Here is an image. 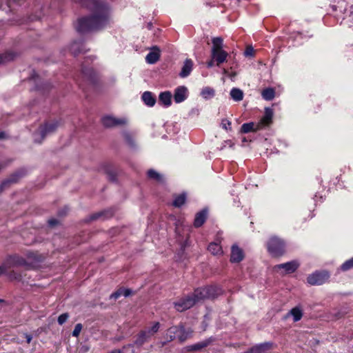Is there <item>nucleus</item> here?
I'll use <instances>...</instances> for the list:
<instances>
[{
    "mask_svg": "<svg viewBox=\"0 0 353 353\" xmlns=\"http://www.w3.org/2000/svg\"><path fill=\"white\" fill-rule=\"evenodd\" d=\"M94 10V14L90 17L79 19L76 29L79 32H86L98 30L105 27L110 21V12L108 4L101 0H79Z\"/></svg>",
    "mask_w": 353,
    "mask_h": 353,
    "instance_id": "f257e3e1",
    "label": "nucleus"
},
{
    "mask_svg": "<svg viewBox=\"0 0 353 353\" xmlns=\"http://www.w3.org/2000/svg\"><path fill=\"white\" fill-rule=\"evenodd\" d=\"M59 126L57 121H51L40 126L38 130L34 134V140L36 143H41L48 135L54 132Z\"/></svg>",
    "mask_w": 353,
    "mask_h": 353,
    "instance_id": "f03ea898",
    "label": "nucleus"
},
{
    "mask_svg": "<svg viewBox=\"0 0 353 353\" xmlns=\"http://www.w3.org/2000/svg\"><path fill=\"white\" fill-rule=\"evenodd\" d=\"M159 328L160 323L154 322L152 327L146 328L138 334L134 343L138 346H141L144 343L148 341L159 331Z\"/></svg>",
    "mask_w": 353,
    "mask_h": 353,
    "instance_id": "7ed1b4c3",
    "label": "nucleus"
},
{
    "mask_svg": "<svg viewBox=\"0 0 353 353\" xmlns=\"http://www.w3.org/2000/svg\"><path fill=\"white\" fill-rule=\"evenodd\" d=\"M283 241L276 237H272L268 243V252L274 256L282 255L285 250Z\"/></svg>",
    "mask_w": 353,
    "mask_h": 353,
    "instance_id": "20e7f679",
    "label": "nucleus"
},
{
    "mask_svg": "<svg viewBox=\"0 0 353 353\" xmlns=\"http://www.w3.org/2000/svg\"><path fill=\"white\" fill-rule=\"evenodd\" d=\"M299 266V263L296 261L281 263L274 266L273 270L281 274H290L295 272Z\"/></svg>",
    "mask_w": 353,
    "mask_h": 353,
    "instance_id": "39448f33",
    "label": "nucleus"
},
{
    "mask_svg": "<svg viewBox=\"0 0 353 353\" xmlns=\"http://www.w3.org/2000/svg\"><path fill=\"white\" fill-rule=\"evenodd\" d=\"M329 278V274L325 272H316L308 276L307 280L310 285H321Z\"/></svg>",
    "mask_w": 353,
    "mask_h": 353,
    "instance_id": "423d86ee",
    "label": "nucleus"
},
{
    "mask_svg": "<svg viewBox=\"0 0 353 353\" xmlns=\"http://www.w3.org/2000/svg\"><path fill=\"white\" fill-rule=\"evenodd\" d=\"M102 123L105 127H114L117 125H122L127 123L125 118H116L112 116H105L102 119Z\"/></svg>",
    "mask_w": 353,
    "mask_h": 353,
    "instance_id": "0eeeda50",
    "label": "nucleus"
},
{
    "mask_svg": "<svg viewBox=\"0 0 353 353\" xmlns=\"http://www.w3.org/2000/svg\"><path fill=\"white\" fill-rule=\"evenodd\" d=\"M194 304L195 299L192 296H188L176 302L174 306L176 310L183 312L192 307Z\"/></svg>",
    "mask_w": 353,
    "mask_h": 353,
    "instance_id": "6e6552de",
    "label": "nucleus"
},
{
    "mask_svg": "<svg viewBox=\"0 0 353 353\" xmlns=\"http://www.w3.org/2000/svg\"><path fill=\"white\" fill-rule=\"evenodd\" d=\"M188 97V90L184 86L177 87L174 93V100L176 103L184 101Z\"/></svg>",
    "mask_w": 353,
    "mask_h": 353,
    "instance_id": "1a4fd4ad",
    "label": "nucleus"
},
{
    "mask_svg": "<svg viewBox=\"0 0 353 353\" xmlns=\"http://www.w3.org/2000/svg\"><path fill=\"white\" fill-rule=\"evenodd\" d=\"M6 261L9 269L14 267L25 266L27 264L26 261L19 256H9Z\"/></svg>",
    "mask_w": 353,
    "mask_h": 353,
    "instance_id": "9d476101",
    "label": "nucleus"
},
{
    "mask_svg": "<svg viewBox=\"0 0 353 353\" xmlns=\"http://www.w3.org/2000/svg\"><path fill=\"white\" fill-rule=\"evenodd\" d=\"M244 258V254L239 247L236 245H232L231 250L230 261L232 263H239Z\"/></svg>",
    "mask_w": 353,
    "mask_h": 353,
    "instance_id": "9b49d317",
    "label": "nucleus"
},
{
    "mask_svg": "<svg viewBox=\"0 0 353 353\" xmlns=\"http://www.w3.org/2000/svg\"><path fill=\"white\" fill-rule=\"evenodd\" d=\"M261 129V125L254 123L253 122L243 123L241 128V133H248L250 132H256Z\"/></svg>",
    "mask_w": 353,
    "mask_h": 353,
    "instance_id": "f8f14e48",
    "label": "nucleus"
},
{
    "mask_svg": "<svg viewBox=\"0 0 353 353\" xmlns=\"http://www.w3.org/2000/svg\"><path fill=\"white\" fill-rule=\"evenodd\" d=\"M212 342V339H208L205 341L199 342L197 343H195L194 345H188L186 347V350L188 351H198L201 350V349L206 347L208 346Z\"/></svg>",
    "mask_w": 353,
    "mask_h": 353,
    "instance_id": "ddd939ff",
    "label": "nucleus"
},
{
    "mask_svg": "<svg viewBox=\"0 0 353 353\" xmlns=\"http://www.w3.org/2000/svg\"><path fill=\"white\" fill-rule=\"evenodd\" d=\"M211 289H209L210 290ZM208 289H205V288L196 289L193 295L192 296L193 299H195V303L200 300L204 299H209V292Z\"/></svg>",
    "mask_w": 353,
    "mask_h": 353,
    "instance_id": "4468645a",
    "label": "nucleus"
},
{
    "mask_svg": "<svg viewBox=\"0 0 353 353\" xmlns=\"http://www.w3.org/2000/svg\"><path fill=\"white\" fill-rule=\"evenodd\" d=\"M273 117V112L270 108H265V114L258 124L261 125V128L270 124Z\"/></svg>",
    "mask_w": 353,
    "mask_h": 353,
    "instance_id": "2eb2a0df",
    "label": "nucleus"
},
{
    "mask_svg": "<svg viewBox=\"0 0 353 353\" xmlns=\"http://www.w3.org/2000/svg\"><path fill=\"white\" fill-rule=\"evenodd\" d=\"M228 53L223 50L212 52V57L213 60L216 62L217 65H219L222 63L225 62L226 61Z\"/></svg>",
    "mask_w": 353,
    "mask_h": 353,
    "instance_id": "dca6fc26",
    "label": "nucleus"
},
{
    "mask_svg": "<svg viewBox=\"0 0 353 353\" xmlns=\"http://www.w3.org/2000/svg\"><path fill=\"white\" fill-rule=\"evenodd\" d=\"M178 331L176 339H178L180 342H184L192 336V331L191 330H185L183 326H179Z\"/></svg>",
    "mask_w": 353,
    "mask_h": 353,
    "instance_id": "f3484780",
    "label": "nucleus"
},
{
    "mask_svg": "<svg viewBox=\"0 0 353 353\" xmlns=\"http://www.w3.org/2000/svg\"><path fill=\"white\" fill-rule=\"evenodd\" d=\"M159 57H160L159 50L157 47H155L153 48L152 51H151L150 52H149L147 54V56L145 57V60H146L147 63H148L150 64H153L159 60Z\"/></svg>",
    "mask_w": 353,
    "mask_h": 353,
    "instance_id": "a211bd4d",
    "label": "nucleus"
},
{
    "mask_svg": "<svg viewBox=\"0 0 353 353\" xmlns=\"http://www.w3.org/2000/svg\"><path fill=\"white\" fill-rule=\"evenodd\" d=\"M270 343H264L253 346L250 349L251 353H263L272 347Z\"/></svg>",
    "mask_w": 353,
    "mask_h": 353,
    "instance_id": "6ab92c4d",
    "label": "nucleus"
},
{
    "mask_svg": "<svg viewBox=\"0 0 353 353\" xmlns=\"http://www.w3.org/2000/svg\"><path fill=\"white\" fill-rule=\"evenodd\" d=\"M192 66H193L192 61L190 59H186L184 62L183 66L180 72V76L181 77H188L190 74V72L192 70Z\"/></svg>",
    "mask_w": 353,
    "mask_h": 353,
    "instance_id": "aec40b11",
    "label": "nucleus"
},
{
    "mask_svg": "<svg viewBox=\"0 0 353 353\" xmlns=\"http://www.w3.org/2000/svg\"><path fill=\"white\" fill-rule=\"evenodd\" d=\"M207 217V210H203L196 214L194 225L195 227L201 226L205 221Z\"/></svg>",
    "mask_w": 353,
    "mask_h": 353,
    "instance_id": "412c9836",
    "label": "nucleus"
},
{
    "mask_svg": "<svg viewBox=\"0 0 353 353\" xmlns=\"http://www.w3.org/2000/svg\"><path fill=\"white\" fill-rule=\"evenodd\" d=\"M159 101L165 106L168 107L172 103V94L169 91L161 92L159 94Z\"/></svg>",
    "mask_w": 353,
    "mask_h": 353,
    "instance_id": "4be33fe9",
    "label": "nucleus"
},
{
    "mask_svg": "<svg viewBox=\"0 0 353 353\" xmlns=\"http://www.w3.org/2000/svg\"><path fill=\"white\" fill-rule=\"evenodd\" d=\"M142 99L145 104L150 107L154 106L156 103V99L150 92H143Z\"/></svg>",
    "mask_w": 353,
    "mask_h": 353,
    "instance_id": "5701e85b",
    "label": "nucleus"
},
{
    "mask_svg": "<svg viewBox=\"0 0 353 353\" xmlns=\"http://www.w3.org/2000/svg\"><path fill=\"white\" fill-rule=\"evenodd\" d=\"M179 326H172L168 329L165 333V339L168 341H172L176 339L177 332H179Z\"/></svg>",
    "mask_w": 353,
    "mask_h": 353,
    "instance_id": "b1692460",
    "label": "nucleus"
},
{
    "mask_svg": "<svg viewBox=\"0 0 353 353\" xmlns=\"http://www.w3.org/2000/svg\"><path fill=\"white\" fill-rule=\"evenodd\" d=\"M231 98L235 101H241L243 99V92L236 88H234L230 92Z\"/></svg>",
    "mask_w": 353,
    "mask_h": 353,
    "instance_id": "393cba45",
    "label": "nucleus"
},
{
    "mask_svg": "<svg viewBox=\"0 0 353 353\" xmlns=\"http://www.w3.org/2000/svg\"><path fill=\"white\" fill-rule=\"evenodd\" d=\"M215 94V91L213 88L210 87H205L202 89L201 92V95L205 99H210L214 97Z\"/></svg>",
    "mask_w": 353,
    "mask_h": 353,
    "instance_id": "a878e982",
    "label": "nucleus"
},
{
    "mask_svg": "<svg viewBox=\"0 0 353 353\" xmlns=\"http://www.w3.org/2000/svg\"><path fill=\"white\" fill-rule=\"evenodd\" d=\"M212 52L223 50L222 45H223V39L221 37H215L212 39Z\"/></svg>",
    "mask_w": 353,
    "mask_h": 353,
    "instance_id": "bb28decb",
    "label": "nucleus"
},
{
    "mask_svg": "<svg viewBox=\"0 0 353 353\" xmlns=\"http://www.w3.org/2000/svg\"><path fill=\"white\" fill-rule=\"evenodd\" d=\"M275 92L273 88H266L263 90L261 95L265 100L270 101L274 97Z\"/></svg>",
    "mask_w": 353,
    "mask_h": 353,
    "instance_id": "cd10ccee",
    "label": "nucleus"
},
{
    "mask_svg": "<svg viewBox=\"0 0 353 353\" xmlns=\"http://www.w3.org/2000/svg\"><path fill=\"white\" fill-rule=\"evenodd\" d=\"M148 176L150 179L156 180L158 182H163V176L155 171L154 170H149L148 171Z\"/></svg>",
    "mask_w": 353,
    "mask_h": 353,
    "instance_id": "c85d7f7f",
    "label": "nucleus"
},
{
    "mask_svg": "<svg viewBox=\"0 0 353 353\" xmlns=\"http://www.w3.org/2000/svg\"><path fill=\"white\" fill-rule=\"evenodd\" d=\"M290 314L293 316L294 321L295 322L299 321L303 316L302 310L298 307L292 308Z\"/></svg>",
    "mask_w": 353,
    "mask_h": 353,
    "instance_id": "c756f323",
    "label": "nucleus"
},
{
    "mask_svg": "<svg viewBox=\"0 0 353 353\" xmlns=\"http://www.w3.org/2000/svg\"><path fill=\"white\" fill-rule=\"evenodd\" d=\"M208 250L214 255L222 252L221 245L216 243H211L208 246Z\"/></svg>",
    "mask_w": 353,
    "mask_h": 353,
    "instance_id": "7c9ffc66",
    "label": "nucleus"
},
{
    "mask_svg": "<svg viewBox=\"0 0 353 353\" xmlns=\"http://www.w3.org/2000/svg\"><path fill=\"white\" fill-rule=\"evenodd\" d=\"M186 199V196L185 194H181L177 196L174 200L173 205L175 207H181L183 204H184Z\"/></svg>",
    "mask_w": 353,
    "mask_h": 353,
    "instance_id": "2f4dec72",
    "label": "nucleus"
},
{
    "mask_svg": "<svg viewBox=\"0 0 353 353\" xmlns=\"http://www.w3.org/2000/svg\"><path fill=\"white\" fill-rule=\"evenodd\" d=\"M205 289H211L210 290H208L209 292V299L210 298H214L215 296H216L217 295H219L221 292V290L217 288L216 287H214V286H208V287H205Z\"/></svg>",
    "mask_w": 353,
    "mask_h": 353,
    "instance_id": "473e14b6",
    "label": "nucleus"
},
{
    "mask_svg": "<svg viewBox=\"0 0 353 353\" xmlns=\"http://www.w3.org/2000/svg\"><path fill=\"white\" fill-rule=\"evenodd\" d=\"M112 352L116 353H134L133 347L131 345L123 346L121 350H114Z\"/></svg>",
    "mask_w": 353,
    "mask_h": 353,
    "instance_id": "72a5a7b5",
    "label": "nucleus"
},
{
    "mask_svg": "<svg viewBox=\"0 0 353 353\" xmlns=\"http://www.w3.org/2000/svg\"><path fill=\"white\" fill-rule=\"evenodd\" d=\"M353 268V257L350 259L346 261L343 265H341V268L343 271H347L351 268Z\"/></svg>",
    "mask_w": 353,
    "mask_h": 353,
    "instance_id": "f704fd0d",
    "label": "nucleus"
},
{
    "mask_svg": "<svg viewBox=\"0 0 353 353\" xmlns=\"http://www.w3.org/2000/svg\"><path fill=\"white\" fill-rule=\"evenodd\" d=\"M231 125H232V123L229 120H228L226 119H222L221 123V126L222 127L223 129H224L225 130L231 131L232 130Z\"/></svg>",
    "mask_w": 353,
    "mask_h": 353,
    "instance_id": "c9c22d12",
    "label": "nucleus"
},
{
    "mask_svg": "<svg viewBox=\"0 0 353 353\" xmlns=\"http://www.w3.org/2000/svg\"><path fill=\"white\" fill-rule=\"evenodd\" d=\"M14 56L12 53H8L0 56V63L12 60Z\"/></svg>",
    "mask_w": 353,
    "mask_h": 353,
    "instance_id": "e433bc0d",
    "label": "nucleus"
},
{
    "mask_svg": "<svg viewBox=\"0 0 353 353\" xmlns=\"http://www.w3.org/2000/svg\"><path fill=\"white\" fill-rule=\"evenodd\" d=\"M81 330H82V325L81 323H77L75 325L74 329L72 332V336H75V337H78Z\"/></svg>",
    "mask_w": 353,
    "mask_h": 353,
    "instance_id": "4c0bfd02",
    "label": "nucleus"
},
{
    "mask_svg": "<svg viewBox=\"0 0 353 353\" xmlns=\"http://www.w3.org/2000/svg\"><path fill=\"white\" fill-rule=\"evenodd\" d=\"M68 313L61 314L58 318V323L59 325H63L68 319Z\"/></svg>",
    "mask_w": 353,
    "mask_h": 353,
    "instance_id": "58836bf2",
    "label": "nucleus"
},
{
    "mask_svg": "<svg viewBox=\"0 0 353 353\" xmlns=\"http://www.w3.org/2000/svg\"><path fill=\"white\" fill-rule=\"evenodd\" d=\"M254 50L252 47H248L245 51V55L247 57H252L254 56Z\"/></svg>",
    "mask_w": 353,
    "mask_h": 353,
    "instance_id": "ea45409f",
    "label": "nucleus"
},
{
    "mask_svg": "<svg viewBox=\"0 0 353 353\" xmlns=\"http://www.w3.org/2000/svg\"><path fill=\"white\" fill-rule=\"evenodd\" d=\"M8 270H9V268L6 264V261H5L1 265H0V275L4 274Z\"/></svg>",
    "mask_w": 353,
    "mask_h": 353,
    "instance_id": "a19ab883",
    "label": "nucleus"
},
{
    "mask_svg": "<svg viewBox=\"0 0 353 353\" xmlns=\"http://www.w3.org/2000/svg\"><path fill=\"white\" fill-rule=\"evenodd\" d=\"M121 296H122V291L121 290V288H120L117 292H114L113 294H111V298L117 299L119 297H120Z\"/></svg>",
    "mask_w": 353,
    "mask_h": 353,
    "instance_id": "79ce46f5",
    "label": "nucleus"
},
{
    "mask_svg": "<svg viewBox=\"0 0 353 353\" xmlns=\"http://www.w3.org/2000/svg\"><path fill=\"white\" fill-rule=\"evenodd\" d=\"M122 295L127 297L131 294L132 291L130 289L121 288Z\"/></svg>",
    "mask_w": 353,
    "mask_h": 353,
    "instance_id": "37998d69",
    "label": "nucleus"
},
{
    "mask_svg": "<svg viewBox=\"0 0 353 353\" xmlns=\"http://www.w3.org/2000/svg\"><path fill=\"white\" fill-rule=\"evenodd\" d=\"M79 43H77V42L74 43L72 45V46H71V50H72L74 53H76V52H76V48H77V47H79Z\"/></svg>",
    "mask_w": 353,
    "mask_h": 353,
    "instance_id": "c03bdc74",
    "label": "nucleus"
},
{
    "mask_svg": "<svg viewBox=\"0 0 353 353\" xmlns=\"http://www.w3.org/2000/svg\"><path fill=\"white\" fill-rule=\"evenodd\" d=\"M48 223H49V225L53 226L57 223V221L55 219H50L48 221Z\"/></svg>",
    "mask_w": 353,
    "mask_h": 353,
    "instance_id": "a18cd8bd",
    "label": "nucleus"
},
{
    "mask_svg": "<svg viewBox=\"0 0 353 353\" xmlns=\"http://www.w3.org/2000/svg\"><path fill=\"white\" fill-rule=\"evenodd\" d=\"M102 215V213H97L92 216V219H97Z\"/></svg>",
    "mask_w": 353,
    "mask_h": 353,
    "instance_id": "49530a36",
    "label": "nucleus"
},
{
    "mask_svg": "<svg viewBox=\"0 0 353 353\" xmlns=\"http://www.w3.org/2000/svg\"><path fill=\"white\" fill-rule=\"evenodd\" d=\"M26 340H27V343H30L31 340H32V336L29 334H26Z\"/></svg>",
    "mask_w": 353,
    "mask_h": 353,
    "instance_id": "de8ad7c7",
    "label": "nucleus"
},
{
    "mask_svg": "<svg viewBox=\"0 0 353 353\" xmlns=\"http://www.w3.org/2000/svg\"><path fill=\"white\" fill-rule=\"evenodd\" d=\"M214 60H213V59H212V60H211L210 61H209V62L208 63V67H212V66H213V65H214Z\"/></svg>",
    "mask_w": 353,
    "mask_h": 353,
    "instance_id": "09e8293b",
    "label": "nucleus"
},
{
    "mask_svg": "<svg viewBox=\"0 0 353 353\" xmlns=\"http://www.w3.org/2000/svg\"><path fill=\"white\" fill-rule=\"evenodd\" d=\"M10 276L15 279H19L20 277V276L12 275V274L10 275Z\"/></svg>",
    "mask_w": 353,
    "mask_h": 353,
    "instance_id": "8fccbe9b",
    "label": "nucleus"
},
{
    "mask_svg": "<svg viewBox=\"0 0 353 353\" xmlns=\"http://www.w3.org/2000/svg\"><path fill=\"white\" fill-rule=\"evenodd\" d=\"M5 136H6V134L4 132H1L0 133V139L4 138Z\"/></svg>",
    "mask_w": 353,
    "mask_h": 353,
    "instance_id": "3c124183",
    "label": "nucleus"
},
{
    "mask_svg": "<svg viewBox=\"0 0 353 353\" xmlns=\"http://www.w3.org/2000/svg\"><path fill=\"white\" fill-rule=\"evenodd\" d=\"M8 183H9V181H5L4 183H3V185H6Z\"/></svg>",
    "mask_w": 353,
    "mask_h": 353,
    "instance_id": "603ef678",
    "label": "nucleus"
},
{
    "mask_svg": "<svg viewBox=\"0 0 353 353\" xmlns=\"http://www.w3.org/2000/svg\"><path fill=\"white\" fill-rule=\"evenodd\" d=\"M244 353H251V352H250V350H248V351L245 352Z\"/></svg>",
    "mask_w": 353,
    "mask_h": 353,
    "instance_id": "864d4df0",
    "label": "nucleus"
},
{
    "mask_svg": "<svg viewBox=\"0 0 353 353\" xmlns=\"http://www.w3.org/2000/svg\"><path fill=\"white\" fill-rule=\"evenodd\" d=\"M11 181L14 182L16 180L12 179Z\"/></svg>",
    "mask_w": 353,
    "mask_h": 353,
    "instance_id": "5fc2aeb1",
    "label": "nucleus"
}]
</instances>
